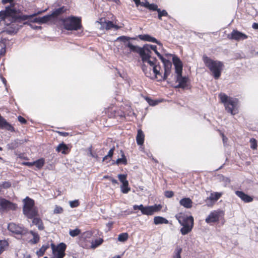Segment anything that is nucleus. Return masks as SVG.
<instances>
[{"instance_id": "1", "label": "nucleus", "mask_w": 258, "mask_h": 258, "mask_svg": "<svg viewBox=\"0 0 258 258\" xmlns=\"http://www.w3.org/2000/svg\"><path fill=\"white\" fill-rule=\"evenodd\" d=\"M32 18V15H22L19 18L16 17V10L11 7H6L5 11L0 12V25H10L4 31L7 33L11 34L16 33L20 29L21 26L18 25L16 21L20 19L21 20H29Z\"/></svg>"}, {"instance_id": "2", "label": "nucleus", "mask_w": 258, "mask_h": 258, "mask_svg": "<svg viewBox=\"0 0 258 258\" xmlns=\"http://www.w3.org/2000/svg\"><path fill=\"white\" fill-rule=\"evenodd\" d=\"M172 61L175 66V73H176V82L178 84L175 87L181 88L183 89L187 88L188 78L182 76V63L180 59L175 55H173Z\"/></svg>"}, {"instance_id": "3", "label": "nucleus", "mask_w": 258, "mask_h": 258, "mask_svg": "<svg viewBox=\"0 0 258 258\" xmlns=\"http://www.w3.org/2000/svg\"><path fill=\"white\" fill-rule=\"evenodd\" d=\"M219 97L228 112L232 115L238 113V99L229 97L224 93H220Z\"/></svg>"}, {"instance_id": "4", "label": "nucleus", "mask_w": 258, "mask_h": 258, "mask_svg": "<svg viewBox=\"0 0 258 258\" xmlns=\"http://www.w3.org/2000/svg\"><path fill=\"white\" fill-rule=\"evenodd\" d=\"M203 61L206 67L213 73L214 78L218 79L221 76L224 67L223 63L220 61L213 60L207 56L203 57Z\"/></svg>"}, {"instance_id": "5", "label": "nucleus", "mask_w": 258, "mask_h": 258, "mask_svg": "<svg viewBox=\"0 0 258 258\" xmlns=\"http://www.w3.org/2000/svg\"><path fill=\"white\" fill-rule=\"evenodd\" d=\"M23 214L29 219H32L38 215V209L34 206V201L29 197H26L23 201Z\"/></svg>"}, {"instance_id": "6", "label": "nucleus", "mask_w": 258, "mask_h": 258, "mask_svg": "<svg viewBox=\"0 0 258 258\" xmlns=\"http://www.w3.org/2000/svg\"><path fill=\"white\" fill-rule=\"evenodd\" d=\"M62 21L64 28L68 30H78L82 27L80 18L72 16Z\"/></svg>"}, {"instance_id": "7", "label": "nucleus", "mask_w": 258, "mask_h": 258, "mask_svg": "<svg viewBox=\"0 0 258 258\" xmlns=\"http://www.w3.org/2000/svg\"><path fill=\"white\" fill-rule=\"evenodd\" d=\"M51 248L54 258H63L65 256V250L67 245L65 243L61 242L55 246L54 244H51Z\"/></svg>"}, {"instance_id": "8", "label": "nucleus", "mask_w": 258, "mask_h": 258, "mask_svg": "<svg viewBox=\"0 0 258 258\" xmlns=\"http://www.w3.org/2000/svg\"><path fill=\"white\" fill-rule=\"evenodd\" d=\"M176 218L182 226H189L192 228L194 218L192 216H187L182 213L176 215Z\"/></svg>"}, {"instance_id": "9", "label": "nucleus", "mask_w": 258, "mask_h": 258, "mask_svg": "<svg viewBox=\"0 0 258 258\" xmlns=\"http://www.w3.org/2000/svg\"><path fill=\"white\" fill-rule=\"evenodd\" d=\"M8 229L10 231L16 234L25 235L28 233L27 229L14 223L9 224Z\"/></svg>"}, {"instance_id": "10", "label": "nucleus", "mask_w": 258, "mask_h": 258, "mask_svg": "<svg viewBox=\"0 0 258 258\" xmlns=\"http://www.w3.org/2000/svg\"><path fill=\"white\" fill-rule=\"evenodd\" d=\"M223 215V212L221 210L214 211L210 213L205 221L208 224L216 222L219 221L220 217Z\"/></svg>"}, {"instance_id": "11", "label": "nucleus", "mask_w": 258, "mask_h": 258, "mask_svg": "<svg viewBox=\"0 0 258 258\" xmlns=\"http://www.w3.org/2000/svg\"><path fill=\"white\" fill-rule=\"evenodd\" d=\"M161 207L160 205H154L151 206H145L143 207V210H142V213L143 215H152L155 213L159 211Z\"/></svg>"}, {"instance_id": "12", "label": "nucleus", "mask_w": 258, "mask_h": 258, "mask_svg": "<svg viewBox=\"0 0 258 258\" xmlns=\"http://www.w3.org/2000/svg\"><path fill=\"white\" fill-rule=\"evenodd\" d=\"M228 38L230 39H233L236 41H241L247 38L248 36L237 30H233L231 33L228 35Z\"/></svg>"}, {"instance_id": "13", "label": "nucleus", "mask_w": 258, "mask_h": 258, "mask_svg": "<svg viewBox=\"0 0 258 258\" xmlns=\"http://www.w3.org/2000/svg\"><path fill=\"white\" fill-rule=\"evenodd\" d=\"M0 206L2 209L5 210H14L17 208L16 204L3 198L0 199Z\"/></svg>"}, {"instance_id": "14", "label": "nucleus", "mask_w": 258, "mask_h": 258, "mask_svg": "<svg viewBox=\"0 0 258 258\" xmlns=\"http://www.w3.org/2000/svg\"><path fill=\"white\" fill-rule=\"evenodd\" d=\"M101 25L100 29L110 30L112 28H114L116 30L118 29L120 27L116 25H114L111 21H106L104 19H101L100 22H98Z\"/></svg>"}, {"instance_id": "15", "label": "nucleus", "mask_w": 258, "mask_h": 258, "mask_svg": "<svg viewBox=\"0 0 258 258\" xmlns=\"http://www.w3.org/2000/svg\"><path fill=\"white\" fill-rule=\"evenodd\" d=\"M141 58L143 62H147L153 68L157 66V59L156 57H152L151 55L144 54L143 53Z\"/></svg>"}, {"instance_id": "16", "label": "nucleus", "mask_w": 258, "mask_h": 258, "mask_svg": "<svg viewBox=\"0 0 258 258\" xmlns=\"http://www.w3.org/2000/svg\"><path fill=\"white\" fill-rule=\"evenodd\" d=\"M221 193L217 192L211 193L210 197L206 200L207 205L208 206L212 205L214 203L216 202L221 197Z\"/></svg>"}, {"instance_id": "17", "label": "nucleus", "mask_w": 258, "mask_h": 258, "mask_svg": "<svg viewBox=\"0 0 258 258\" xmlns=\"http://www.w3.org/2000/svg\"><path fill=\"white\" fill-rule=\"evenodd\" d=\"M125 47H128L130 49L131 51L139 53L140 57L143 54V46L142 47H140L138 46L134 45L131 42H128L125 44Z\"/></svg>"}, {"instance_id": "18", "label": "nucleus", "mask_w": 258, "mask_h": 258, "mask_svg": "<svg viewBox=\"0 0 258 258\" xmlns=\"http://www.w3.org/2000/svg\"><path fill=\"white\" fill-rule=\"evenodd\" d=\"M235 194L245 203H250L253 201L252 197L245 194L243 191L237 190L235 191Z\"/></svg>"}, {"instance_id": "19", "label": "nucleus", "mask_w": 258, "mask_h": 258, "mask_svg": "<svg viewBox=\"0 0 258 258\" xmlns=\"http://www.w3.org/2000/svg\"><path fill=\"white\" fill-rule=\"evenodd\" d=\"M138 37L142 40L154 42L160 46L162 45V43L159 41H158L155 38L152 37L151 36L148 34L139 35Z\"/></svg>"}, {"instance_id": "20", "label": "nucleus", "mask_w": 258, "mask_h": 258, "mask_svg": "<svg viewBox=\"0 0 258 258\" xmlns=\"http://www.w3.org/2000/svg\"><path fill=\"white\" fill-rule=\"evenodd\" d=\"M152 50H153L156 54L157 52H158L157 50V46L156 45L147 44L143 46V53L144 54L151 55Z\"/></svg>"}, {"instance_id": "21", "label": "nucleus", "mask_w": 258, "mask_h": 258, "mask_svg": "<svg viewBox=\"0 0 258 258\" xmlns=\"http://www.w3.org/2000/svg\"><path fill=\"white\" fill-rule=\"evenodd\" d=\"M66 10L67 9L65 8L64 6L55 9L54 11H52L51 14L49 15V16H50V19H51L52 18H56L60 16L61 14L64 13Z\"/></svg>"}, {"instance_id": "22", "label": "nucleus", "mask_w": 258, "mask_h": 258, "mask_svg": "<svg viewBox=\"0 0 258 258\" xmlns=\"http://www.w3.org/2000/svg\"><path fill=\"white\" fill-rule=\"evenodd\" d=\"M164 74L163 77H162L163 80L167 79V77L169 75L171 72V68L172 67V63L171 61H167L166 63L164 64Z\"/></svg>"}, {"instance_id": "23", "label": "nucleus", "mask_w": 258, "mask_h": 258, "mask_svg": "<svg viewBox=\"0 0 258 258\" xmlns=\"http://www.w3.org/2000/svg\"><path fill=\"white\" fill-rule=\"evenodd\" d=\"M179 204L184 208L189 209L192 207V202L189 198H184L179 201Z\"/></svg>"}, {"instance_id": "24", "label": "nucleus", "mask_w": 258, "mask_h": 258, "mask_svg": "<svg viewBox=\"0 0 258 258\" xmlns=\"http://www.w3.org/2000/svg\"><path fill=\"white\" fill-rule=\"evenodd\" d=\"M32 219L33 224L36 225L39 230H42L44 229V227L42 221L40 218L38 217L37 216H36L33 218Z\"/></svg>"}, {"instance_id": "25", "label": "nucleus", "mask_w": 258, "mask_h": 258, "mask_svg": "<svg viewBox=\"0 0 258 258\" xmlns=\"http://www.w3.org/2000/svg\"><path fill=\"white\" fill-rule=\"evenodd\" d=\"M145 135L141 130L138 131V134L136 137L137 143L139 145H142L144 142Z\"/></svg>"}, {"instance_id": "26", "label": "nucleus", "mask_w": 258, "mask_h": 258, "mask_svg": "<svg viewBox=\"0 0 258 258\" xmlns=\"http://www.w3.org/2000/svg\"><path fill=\"white\" fill-rule=\"evenodd\" d=\"M141 6L145 7L148 9L155 11V10L156 8V5L154 4H150L147 1H145V2H141L140 5Z\"/></svg>"}, {"instance_id": "27", "label": "nucleus", "mask_w": 258, "mask_h": 258, "mask_svg": "<svg viewBox=\"0 0 258 258\" xmlns=\"http://www.w3.org/2000/svg\"><path fill=\"white\" fill-rule=\"evenodd\" d=\"M154 223L156 225L161 224H168V221L162 217L156 216L154 218Z\"/></svg>"}, {"instance_id": "28", "label": "nucleus", "mask_w": 258, "mask_h": 258, "mask_svg": "<svg viewBox=\"0 0 258 258\" xmlns=\"http://www.w3.org/2000/svg\"><path fill=\"white\" fill-rule=\"evenodd\" d=\"M69 149L68 147L63 143L59 144L56 147V150L58 152H61L62 154H67L66 151Z\"/></svg>"}, {"instance_id": "29", "label": "nucleus", "mask_w": 258, "mask_h": 258, "mask_svg": "<svg viewBox=\"0 0 258 258\" xmlns=\"http://www.w3.org/2000/svg\"><path fill=\"white\" fill-rule=\"evenodd\" d=\"M37 21H36V23L42 24L47 23L51 20L50 16L49 15L44 16L42 17H37Z\"/></svg>"}, {"instance_id": "30", "label": "nucleus", "mask_w": 258, "mask_h": 258, "mask_svg": "<svg viewBox=\"0 0 258 258\" xmlns=\"http://www.w3.org/2000/svg\"><path fill=\"white\" fill-rule=\"evenodd\" d=\"M155 11L158 12V17L159 20H162V17H163V16L167 17L168 15V14L166 10H161L160 9H159L158 8V6L157 5H156V8L155 10Z\"/></svg>"}, {"instance_id": "31", "label": "nucleus", "mask_w": 258, "mask_h": 258, "mask_svg": "<svg viewBox=\"0 0 258 258\" xmlns=\"http://www.w3.org/2000/svg\"><path fill=\"white\" fill-rule=\"evenodd\" d=\"M121 191L123 194L128 193L131 188L128 187V182H124L120 186Z\"/></svg>"}, {"instance_id": "32", "label": "nucleus", "mask_w": 258, "mask_h": 258, "mask_svg": "<svg viewBox=\"0 0 258 258\" xmlns=\"http://www.w3.org/2000/svg\"><path fill=\"white\" fill-rule=\"evenodd\" d=\"M29 232L33 236V238L32 239L30 240V242L33 244L37 243L39 241V239H40L39 235L37 233H36L32 230L30 231ZM28 233H29V231H28Z\"/></svg>"}, {"instance_id": "33", "label": "nucleus", "mask_w": 258, "mask_h": 258, "mask_svg": "<svg viewBox=\"0 0 258 258\" xmlns=\"http://www.w3.org/2000/svg\"><path fill=\"white\" fill-rule=\"evenodd\" d=\"M49 247V244H47L46 245H43L40 249L37 251L36 254L38 256H42L46 250Z\"/></svg>"}, {"instance_id": "34", "label": "nucleus", "mask_w": 258, "mask_h": 258, "mask_svg": "<svg viewBox=\"0 0 258 258\" xmlns=\"http://www.w3.org/2000/svg\"><path fill=\"white\" fill-rule=\"evenodd\" d=\"M34 165H35L38 169L41 168L44 164V160L43 158H41L33 162Z\"/></svg>"}, {"instance_id": "35", "label": "nucleus", "mask_w": 258, "mask_h": 258, "mask_svg": "<svg viewBox=\"0 0 258 258\" xmlns=\"http://www.w3.org/2000/svg\"><path fill=\"white\" fill-rule=\"evenodd\" d=\"M128 235L127 233H122L118 236V240L120 242H124L127 240Z\"/></svg>"}, {"instance_id": "36", "label": "nucleus", "mask_w": 258, "mask_h": 258, "mask_svg": "<svg viewBox=\"0 0 258 258\" xmlns=\"http://www.w3.org/2000/svg\"><path fill=\"white\" fill-rule=\"evenodd\" d=\"M182 252V248L177 247L174 252V254L172 258H181L180 254Z\"/></svg>"}, {"instance_id": "37", "label": "nucleus", "mask_w": 258, "mask_h": 258, "mask_svg": "<svg viewBox=\"0 0 258 258\" xmlns=\"http://www.w3.org/2000/svg\"><path fill=\"white\" fill-rule=\"evenodd\" d=\"M120 163H122L123 164H126L127 160L124 155V154L122 152V158H118L116 161V164L118 165Z\"/></svg>"}, {"instance_id": "38", "label": "nucleus", "mask_w": 258, "mask_h": 258, "mask_svg": "<svg viewBox=\"0 0 258 258\" xmlns=\"http://www.w3.org/2000/svg\"><path fill=\"white\" fill-rule=\"evenodd\" d=\"M192 228L189 226H183L180 229L182 235H185L191 231Z\"/></svg>"}, {"instance_id": "39", "label": "nucleus", "mask_w": 258, "mask_h": 258, "mask_svg": "<svg viewBox=\"0 0 258 258\" xmlns=\"http://www.w3.org/2000/svg\"><path fill=\"white\" fill-rule=\"evenodd\" d=\"M8 245V243L6 240H0V254L4 251L5 248Z\"/></svg>"}, {"instance_id": "40", "label": "nucleus", "mask_w": 258, "mask_h": 258, "mask_svg": "<svg viewBox=\"0 0 258 258\" xmlns=\"http://www.w3.org/2000/svg\"><path fill=\"white\" fill-rule=\"evenodd\" d=\"M21 144V141L15 140L9 145L12 149L17 148Z\"/></svg>"}, {"instance_id": "41", "label": "nucleus", "mask_w": 258, "mask_h": 258, "mask_svg": "<svg viewBox=\"0 0 258 258\" xmlns=\"http://www.w3.org/2000/svg\"><path fill=\"white\" fill-rule=\"evenodd\" d=\"M81 233L80 229L76 228L74 230H71L69 231V234L72 237H75L78 236Z\"/></svg>"}, {"instance_id": "42", "label": "nucleus", "mask_w": 258, "mask_h": 258, "mask_svg": "<svg viewBox=\"0 0 258 258\" xmlns=\"http://www.w3.org/2000/svg\"><path fill=\"white\" fill-rule=\"evenodd\" d=\"M131 39H133V38L125 36H120V37H118L117 38L116 40L117 41L120 40V41L123 42L124 43V45H125Z\"/></svg>"}, {"instance_id": "43", "label": "nucleus", "mask_w": 258, "mask_h": 258, "mask_svg": "<svg viewBox=\"0 0 258 258\" xmlns=\"http://www.w3.org/2000/svg\"><path fill=\"white\" fill-rule=\"evenodd\" d=\"M118 178L119 181L123 183L124 182H128L126 180V175L125 174H118Z\"/></svg>"}, {"instance_id": "44", "label": "nucleus", "mask_w": 258, "mask_h": 258, "mask_svg": "<svg viewBox=\"0 0 258 258\" xmlns=\"http://www.w3.org/2000/svg\"><path fill=\"white\" fill-rule=\"evenodd\" d=\"M103 239L101 238H99L98 239H96L94 243H92V247H96L100 245L103 242Z\"/></svg>"}, {"instance_id": "45", "label": "nucleus", "mask_w": 258, "mask_h": 258, "mask_svg": "<svg viewBox=\"0 0 258 258\" xmlns=\"http://www.w3.org/2000/svg\"><path fill=\"white\" fill-rule=\"evenodd\" d=\"M250 142V147L253 149H255L257 148V143L256 140L254 139H251Z\"/></svg>"}, {"instance_id": "46", "label": "nucleus", "mask_w": 258, "mask_h": 258, "mask_svg": "<svg viewBox=\"0 0 258 258\" xmlns=\"http://www.w3.org/2000/svg\"><path fill=\"white\" fill-rule=\"evenodd\" d=\"M79 201L78 200H75L73 201L70 202V206L72 208L77 207L79 206Z\"/></svg>"}, {"instance_id": "47", "label": "nucleus", "mask_w": 258, "mask_h": 258, "mask_svg": "<svg viewBox=\"0 0 258 258\" xmlns=\"http://www.w3.org/2000/svg\"><path fill=\"white\" fill-rule=\"evenodd\" d=\"M88 151H89V152L88 153V155L93 157V158H98V155L96 154H93L92 152V146L90 147L89 148H88Z\"/></svg>"}, {"instance_id": "48", "label": "nucleus", "mask_w": 258, "mask_h": 258, "mask_svg": "<svg viewBox=\"0 0 258 258\" xmlns=\"http://www.w3.org/2000/svg\"><path fill=\"white\" fill-rule=\"evenodd\" d=\"M157 55L161 60L164 64L166 63L167 61H170L169 60L165 59L159 52H157Z\"/></svg>"}, {"instance_id": "49", "label": "nucleus", "mask_w": 258, "mask_h": 258, "mask_svg": "<svg viewBox=\"0 0 258 258\" xmlns=\"http://www.w3.org/2000/svg\"><path fill=\"white\" fill-rule=\"evenodd\" d=\"M158 68V66H156V67H154L153 68V72L155 74V75L157 77L158 75L159 76H161V74L160 73V71L159 70H158L157 69Z\"/></svg>"}, {"instance_id": "50", "label": "nucleus", "mask_w": 258, "mask_h": 258, "mask_svg": "<svg viewBox=\"0 0 258 258\" xmlns=\"http://www.w3.org/2000/svg\"><path fill=\"white\" fill-rule=\"evenodd\" d=\"M174 192L172 191L167 190L165 192V196L167 198H171L173 196Z\"/></svg>"}, {"instance_id": "51", "label": "nucleus", "mask_w": 258, "mask_h": 258, "mask_svg": "<svg viewBox=\"0 0 258 258\" xmlns=\"http://www.w3.org/2000/svg\"><path fill=\"white\" fill-rule=\"evenodd\" d=\"M11 186V183L9 181H5L3 183L2 186L4 188H9Z\"/></svg>"}, {"instance_id": "52", "label": "nucleus", "mask_w": 258, "mask_h": 258, "mask_svg": "<svg viewBox=\"0 0 258 258\" xmlns=\"http://www.w3.org/2000/svg\"><path fill=\"white\" fill-rule=\"evenodd\" d=\"M63 209L60 207L56 206L54 210V213H60L62 212Z\"/></svg>"}, {"instance_id": "53", "label": "nucleus", "mask_w": 258, "mask_h": 258, "mask_svg": "<svg viewBox=\"0 0 258 258\" xmlns=\"http://www.w3.org/2000/svg\"><path fill=\"white\" fill-rule=\"evenodd\" d=\"M143 207L144 206L143 205H134L133 206V209L134 210H136L137 209L140 210L141 212H142V210H143Z\"/></svg>"}, {"instance_id": "54", "label": "nucleus", "mask_w": 258, "mask_h": 258, "mask_svg": "<svg viewBox=\"0 0 258 258\" xmlns=\"http://www.w3.org/2000/svg\"><path fill=\"white\" fill-rule=\"evenodd\" d=\"M24 24H27V25H29L32 29H40L41 28V27L40 26H34L33 25H32L30 22H25L24 23Z\"/></svg>"}, {"instance_id": "55", "label": "nucleus", "mask_w": 258, "mask_h": 258, "mask_svg": "<svg viewBox=\"0 0 258 258\" xmlns=\"http://www.w3.org/2000/svg\"><path fill=\"white\" fill-rule=\"evenodd\" d=\"M18 120L23 124H25L27 122L26 120L23 117L19 116L18 117Z\"/></svg>"}, {"instance_id": "56", "label": "nucleus", "mask_w": 258, "mask_h": 258, "mask_svg": "<svg viewBox=\"0 0 258 258\" xmlns=\"http://www.w3.org/2000/svg\"><path fill=\"white\" fill-rule=\"evenodd\" d=\"M114 150V147H113L109 151V152L107 154V156H108L110 158H111L112 156H113Z\"/></svg>"}, {"instance_id": "57", "label": "nucleus", "mask_w": 258, "mask_h": 258, "mask_svg": "<svg viewBox=\"0 0 258 258\" xmlns=\"http://www.w3.org/2000/svg\"><path fill=\"white\" fill-rule=\"evenodd\" d=\"M142 70L144 72L145 74L147 77H149L148 73L147 72V68L145 64L143 65L142 66Z\"/></svg>"}, {"instance_id": "58", "label": "nucleus", "mask_w": 258, "mask_h": 258, "mask_svg": "<svg viewBox=\"0 0 258 258\" xmlns=\"http://www.w3.org/2000/svg\"><path fill=\"white\" fill-rule=\"evenodd\" d=\"M4 121V120L1 118V119L0 120V128L5 130V126H6V125H5V124H3Z\"/></svg>"}, {"instance_id": "59", "label": "nucleus", "mask_w": 258, "mask_h": 258, "mask_svg": "<svg viewBox=\"0 0 258 258\" xmlns=\"http://www.w3.org/2000/svg\"><path fill=\"white\" fill-rule=\"evenodd\" d=\"M23 164L24 165L28 166L29 167H31L34 165L33 162H23Z\"/></svg>"}, {"instance_id": "60", "label": "nucleus", "mask_w": 258, "mask_h": 258, "mask_svg": "<svg viewBox=\"0 0 258 258\" xmlns=\"http://www.w3.org/2000/svg\"><path fill=\"white\" fill-rule=\"evenodd\" d=\"M13 1L14 0H2V3L3 4H6L8 3H12Z\"/></svg>"}, {"instance_id": "61", "label": "nucleus", "mask_w": 258, "mask_h": 258, "mask_svg": "<svg viewBox=\"0 0 258 258\" xmlns=\"http://www.w3.org/2000/svg\"><path fill=\"white\" fill-rule=\"evenodd\" d=\"M45 11H46V10H44V11H38V12H37V13H35L33 14L32 15V17H34L36 16H37V15H40V14H41L42 12H45Z\"/></svg>"}, {"instance_id": "62", "label": "nucleus", "mask_w": 258, "mask_h": 258, "mask_svg": "<svg viewBox=\"0 0 258 258\" xmlns=\"http://www.w3.org/2000/svg\"><path fill=\"white\" fill-rule=\"evenodd\" d=\"M33 18L34 17H32V18H30L29 19L30 22L36 23V21H37V17L35 18Z\"/></svg>"}, {"instance_id": "63", "label": "nucleus", "mask_w": 258, "mask_h": 258, "mask_svg": "<svg viewBox=\"0 0 258 258\" xmlns=\"http://www.w3.org/2000/svg\"><path fill=\"white\" fill-rule=\"evenodd\" d=\"M252 27L254 29H258V23H254L252 24Z\"/></svg>"}, {"instance_id": "64", "label": "nucleus", "mask_w": 258, "mask_h": 258, "mask_svg": "<svg viewBox=\"0 0 258 258\" xmlns=\"http://www.w3.org/2000/svg\"><path fill=\"white\" fill-rule=\"evenodd\" d=\"M6 52V49L5 48H2V49L0 51V55H3Z\"/></svg>"}]
</instances>
